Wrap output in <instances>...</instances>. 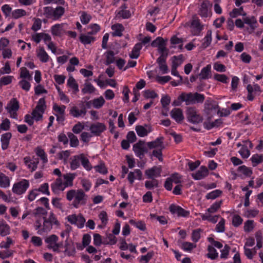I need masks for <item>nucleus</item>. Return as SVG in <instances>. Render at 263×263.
I'll use <instances>...</instances> for the list:
<instances>
[{
    "instance_id": "18",
    "label": "nucleus",
    "mask_w": 263,
    "mask_h": 263,
    "mask_svg": "<svg viewBox=\"0 0 263 263\" xmlns=\"http://www.w3.org/2000/svg\"><path fill=\"white\" fill-rule=\"evenodd\" d=\"M18 108L19 103L15 98H12L6 107L8 112H12V111H16Z\"/></svg>"
},
{
    "instance_id": "20",
    "label": "nucleus",
    "mask_w": 263,
    "mask_h": 263,
    "mask_svg": "<svg viewBox=\"0 0 263 263\" xmlns=\"http://www.w3.org/2000/svg\"><path fill=\"white\" fill-rule=\"evenodd\" d=\"M142 47V43H137L129 54V57L131 59H137L139 56L140 51Z\"/></svg>"
},
{
    "instance_id": "16",
    "label": "nucleus",
    "mask_w": 263,
    "mask_h": 263,
    "mask_svg": "<svg viewBox=\"0 0 263 263\" xmlns=\"http://www.w3.org/2000/svg\"><path fill=\"white\" fill-rule=\"evenodd\" d=\"M212 6V4H210L209 1H205L201 5V7L199 10V14L204 17H207L210 15L209 12L208 7Z\"/></svg>"
},
{
    "instance_id": "2",
    "label": "nucleus",
    "mask_w": 263,
    "mask_h": 263,
    "mask_svg": "<svg viewBox=\"0 0 263 263\" xmlns=\"http://www.w3.org/2000/svg\"><path fill=\"white\" fill-rule=\"evenodd\" d=\"M186 105H193L196 103H202L205 99L203 94L198 92H185Z\"/></svg>"
},
{
    "instance_id": "62",
    "label": "nucleus",
    "mask_w": 263,
    "mask_h": 263,
    "mask_svg": "<svg viewBox=\"0 0 263 263\" xmlns=\"http://www.w3.org/2000/svg\"><path fill=\"white\" fill-rule=\"evenodd\" d=\"M41 20L40 18H34V21L32 26L31 29L34 31H36L41 29Z\"/></svg>"
},
{
    "instance_id": "35",
    "label": "nucleus",
    "mask_w": 263,
    "mask_h": 263,
    "mask_svg": "<svg viewBox=\"0 0 263 263\" xmlns=\"http://www.w3.org/2000/svg\"><path fill=\"white\" fill-rule=\"evenodd\" d=\"M67 85L73 90L74 93H77L79 91L78 84L72 76L69 78L67 81Z\"/></svg>"
},
{
    "instance_id": "47",
    "label": "nucleus",
    "mask_w": 263,
    "mask_h": 263,
    "mask_svg": "<svg viewBox=\"0 0 263 263\" xmlns=\"http://www.w3.org/2000/svg\"><path fill=\"white\" fill-rule=\"evenodd\" d=\"M166 41H167V40H164L161 37H158L156 38V39H155L152 42L151 46L152 47H159L160 46H162L163 45L165 44Z\"/></svg>"
},
{
    "instance_id": "38",
    "label": "nucleus",
    "mask_w": 263,
    "mask_h": 263,
    "mask_svg": "<svg viewBox=\"0 0 263 263\" xmlns=\"http://www.w3.org/2000/svg\"><path fill=\"white\" fill-rule=\"evenodd\" d=\"M196 247V245L190 242H183L181 243V248L184 251L191 252L192 250Z\"/></svg>"
},
{
    "instance_id": "41",
    "label": "nucleus",
    "mask_w": 263,
    "mask_h": 263,
    "mask_svg": "<svg viewBox=\"0 0 263 263\" xmlns=\"http://www.w3.org/2000/svg\"><path fill=\"white\" fill-rule=\"evenodd\" d=\"M209 253L206 254L208 258L215 259L218 257V253L213 246H209L208 248Z\"/></svg>"
},
{
    "instance_id": "8",
    "label": "nucleus",
    "mask_w": 263,
    "mask_h": 263,
    "mask_svg": "<svg viewBox=\"0 0 263 263\" xmlns=\"http://www.w3.org/2000/svg\"><path fill=\"white\" fill-rule=\"evenodd\" d=\"M173 58L179 59L180 60V61L179 62H176L175 61H172L171 73L173 75L178 77L180 78V80L181 81L182 80V78L179 74V73L177 70V68L183 62V56L182 54H180L178 56H174Z\"/></svg>"
},
{
    "instance_id": "59",
    "label": "nucleus",
    "mask_w": 263,
    "mask_h": 263,
    "mask_svg": "<svg viewBox=\"0 0 263 263\" xmlns=\"http://www.w3.org/2000/svg\"><path fill=\"white\" fill-rule=\"evenodd\" d=\"M70 139V146L71 147H76L79 144V141L76 136H75L72 133H70L69 135Z\"/></svg>"
},
{
    "instance_id": "45",
    "label": "nucleus",
    "mask_w": 263,
    "mask_h": 263,
    "mask_svg": "<svg viewBox=\"0 0 263 263\" xmlns=\"http://www.w3.org/2000/svg\"><path fill=\"white\" fill-rule=\"evenodd\" d=\"M106 65H109L110 64L113 63L115 62V53L113 51L110 50L106 53Z\"/></svg>"
},
{
    "instance_id": "52",
    "label": "nucleus",
    "mask_w": 263,
    "mask_h": 263,
    "mask_svg": "<svg viewBox=\"0 0 263 263\" xmlns=\"http://www.w3.org/2000/svg\"><path fill=\"white\" fill-rule=\"evenodd\" d=\"M214 79L223 83H227L229 80V78L226 75L218 73L214 75Z\"/></svg>"
},
{
    "instance_id": "23",
    "label": "nucleus",
    "mask_w": 263,
    "mask_h": 263,
    "mask_svg": "<svg viewBox=\"0 0 263 263\" xmlns=\"http://www.w3.org/2000/svg\"><path fill=\"white\" fill-rule=\"evenodd\" d=\"M111 28L114 30V32L112 33V36H122V31L124 30L122 25L120 24L114 25L112 26Z\"/></svg>"
},
{
    "instance_id": "27",
    "label": "nucleus",
    "mask_w": 263,
    "mask_h": 263,
    "mask_svg": "<svg viewBox=\"0 0 263 263\" xmlns=\"http://www.w3.org/2000/svg\"><path fill=\"white\" fill-rule=\"evenodd\" d=\"M10 185L9 178L4 174L0 173V186L6 188Z\"/></svg>"
},
{
    "instance_id": "28",
    "label": "nucleus",
    "mask_w": 263,
    "mask_h": 263,
    "mask_svg": "<svg viewBox=\"0 0 263 263\" xmlns=\"http://www.w3.org/2000/svg\"><path fill=\"white\" fill-rule=\"evenodd\" d=\"M40 61L42 62H47L49 60V55L46 53L43 47H41L37 54Z\"/></svg>"
},
{
    "instance_id": "15",
    "label": "nucleus",
    "mask_w": 263,
    "mask_h": 263,
    "mask_svg": "<svg viewBox=\"0 0 263 263\" xmlns=\"http://www.w3.org/2000/svg\"><path fill=\"white\" fill-rule=\"evenodd\" d=\"M81 109L79 110L76 106L72 107L70 110V114L74 117L85 116L86 114V109L84 104L81 105Z\"/></svg>"
},
{
    "instance_id": "26",
    "label": "nucleus",
    "mask_w": 263,
    "mask_h": 263,
    "mask_svg": "<svg viewBox=\"0 0 263 263\" xmlns=\"http://www.w3.org/2000/svg\"><path fill=\"white\" fill-rule=\"evenodd\" d=\"M46 103L44 98H41L39 100L37 105L33 110V113L35 114L36 111H40L41 112H44L46 109Z\"/></svg>"
},
{
    "instance_id": "37",
    "label": "nucleus",
    "mask_w": 263,
    "mask_h": 263,
    "mask_svg": "<svg viewBox=\"0 0 263 263\" xmlns=\"http://www.w3.org/2000/svg\"><path fill=\"white\" fill-rule=\"evenodd\" d=\"M105 103V100L102 97H100L92 100V104L95 108H100Z\"/></svg>"
},
{
    "instance_id": "5",
    "label": "nucleus",
    "mask_w": 263,
    "mask_h": 263,
    "mask_svg": "<svg viewBox=\"0 0 263 263\" xmlns=\"http://www.w3.org/2000/svg\"><path fill=\"white\" fill-rule=\"evenodd\" d=\"M147 146L146 144L142 141H139L133 146V149L137 156L140 159H142L144 154L148 152Z\"/></svg>"
},
{
    "instance_id": "53",
    "label": "nucleus",
    "mask_w": 263,
    "mask_h": 263,
    "mask_svg": "<svg viewBox=\"0 0 263 263\" xmlns=\"http://www.w3.org/2000/svg\"><path fill=\"white\" fill-rule=\"evenodd\" d=\"M74 176L72 174H66L64 175V178L65 181L64 182L66 186L72 185V181L74 179Z\"/></svg>"
},
{
    "instance_id": "51",
    "label": "nucleus",
    "mask_w": 263,
    "mask_h": 263,
    "mask_svg": "<svg viewBox=\"0 0 263 263\" xmlns=\"http://www.w3.org/2000/svg\"><path fill=\"white\" fill-rule=\"evenodd\" d=\"M81 164L83 166L87 171H90L92 166L88 160V159L84 156V154H82L81 157Z\"/></svg>"
},
{
    "instance_id": "19",
    "label": "nucleus",
    "mask_w": 263,
    "mask_h": 263,
    "mask_svg": "<svg viewBox=\"0 0 263 263\" xmlns=\"http://www.w3.org/2000/svg\"><path fill=\"white\" fill-rule=\"evenodd\" d=\"M82 154L76 155L71 158L70 167L71 170H74L80 166L81 162Z\"/></svg>"
},
{
    "instance_id": "63",
    "label": "nucleus",
    "mask_w": 263,
    "mask_h": 263,
    "mask_svg": "<svg viewBox=\"0 0 263 263\" xmlns=\"http://www.w3.org/2000/svg\"><path fill=\"white\" fill-rule=\"evenodd\" d=\"M242 219L238 215H235L232 219V224L234 226L237 227L240 225L242 222Z\"/></svg>"
},
{
    "instance_id": "10",
    "label": "nucleus",
    "mask_w": 263,
    "mask_h": 263,
    "mask_svg": "<svg viewBox=\"0 0 263 263\" xmlns=\"http://www.w3.org/2000/svg\"><path fill=\"white\" fill-rule=\"evenodd\" d=\"M163 137H160L157 138L155 140L147 142L146 145L149 149L157 148L164 149L165 148L163 144Z\"/></svg>"
},
{
    "instance_id": "49",
    "label": "nucleus",
    "mask_w": 263,
    "mask_h": 263,
    "mask_svg": "<svg viewBox=\"0 0 263 263\" xmlns=\"http://www.w3.org/2000/svg\"><path fill=\"white\" fill-rule=\"evenodd\" d=\"M94 37L85 34H81L80 36L81 42L84 45L91 43V42L94 41Z\"/></svg>"
},
{
    "instance_id": "17",
    "label": "nucleus",
    "mask_w": 263,
    "mask_h": 263,
    "mask_svg": "<svg viewBox=\"0 0 263 263\" xmlns=\"http://www.w3.org/2000/svg\"><path fill=\"white\" fill-rule=\"evenodd\" d=\"M64 24H56L51 28V33L53 35L61 36L65 32L64 29Z\"/></svg>"
},
{
    "instance_id": "4",
    "label": "nucleus",
    "mask_w": 263,
    "mask_h": 263,
    "mask_svg": "<svg viewBox=\"0 0 263 263\" xmlns=\"http://www.w3.org/2000/svg\"><path fill=\"white\" fill-rule=\"evenodd\" d=\"M204 111L205 114L208 116L209 120H210L216 114H219L220 113L218 104L209 101H206L204 104Z\"/></svg>"
},
{
    "instance_id": "29",
    "label": "nucleus",
    "mask_w": 263,
    "mask_h": 263,
    "mask_svg": "<svg viewBox=\"0 0 263 263\" xmlns=\"http://www.w3.org/2000/svg\"><path fill=\"white\" fill-rule=\"evenodd\" d=\"M91 132H103L106 130V126L101 123H96L92 124L90 127Z\"/></svg>"
},
{
    "instance_id": "25",
    "label": "nucleus",
    "mask_w": 263,
    "mask_h": 263,
    "mask_svg": "<svg viewBox=\"0 0 263 263\" xmlns=\"http://www.w3.org/2000/svg\"><path fill=\"white\" fill-rule=\"evenodd\" d=\"M221 124V120L217 119L212 123L205 122L203 123V125L206 129L210 130L213 127L219 126Z\"/></svg>"
},
{
    "instance_id": "57",
    "label": "nucleus",
    "mask_w": 263,
    "mask_h": 263,
    "mask_svg": "<svg viewBox=\"0 0 263 263\" xmlns=\"http://www.w3.org/2000/svg\"><path fill=\"white\" fill-rule=\"evenodd\" d=\"M238 171L248 176H250L252 173V171L245 165L239 166Z\"/></svg>"
},
{
    "instance_id": "58",
    "label": "nucleus",
    "mask_w": 263,
    "mask_h": 263,
    "mask_svg": "<svg viewBox=\"0 0 263 263\" xmlns=\"http://www.w3.org/2000/svg\"><path fill=\"white\" fill-rule=\"evenodd\" d=\"M201 230L200 229L195 230L193 231L192 234V240L196 242H197L200 238V232Z\"/></svg>"
},
{
    "instance_id": "46",
    "label": "nucleus",
    "mask_w": 263,
    "mask_h": 263,
    "mask_svg": "<svg viewBox=\"0 0 263 263\" xmlns=\"http://www.w3.org/2000/svg\"><path fill=\"white\" fill-rule=\"evenodd\" d=\"M26 15V11L21 9H16L12 12V16L15 19H17L21 17L25 16Z\"/></svg>"
},
{
    "instance_id": "40",
    "label": "nucleus",
    "mask_w": 263,
    "mask_h": 263,
    "mask_svg": "<svg viewBox=\"0 0 263 263\" xmlns=\"http://www.w3.org/2000/svg\"><path fill=\"white\" fill-rule=\"evenodd\" d=\"M252 165L253 166H256L258 164L263 161V156L261 155L255 154L252 156L251 158Z\"/></svg>"
},
{
    "instance_id": "42",
    "label": "nucleus",
    "mask_w": 263,
    "mask_h": 263,
    "mask_svg": "<svg viewBox=\"0 0 263 263\" xmlns=\"http://www.w3.org/2000/svg\"><path fill=\"white\" fill-rule=\"evenodd\" d=\"M10 227L5 223H0V235L2 236H6L9 234Z\"/></svg>"
},
{
    "instance_id": "36",
    "label": "nucleus",
    "mask_w": 263,
    "mask_h": 263,
    "mask_svg": "<svg viewBox=\"0 0 263 263\" xmlns=\"http://www.w3.org/2000/svg\"><path fill=\"white\" fill-rule=\"evenodd\" d=\"M44 222L43 225V229L39 231V233L41 234L42 232H48L50 231L52 228V224L47 220L46 217H44Z\"/></svg>"
},
{
    "instance_id": "21",
    "label": "nucleus",
    "mask_w": 263,
    "mask_h": 263,
    "mask_svg": "<svg viewBox=\"0 0 263 263\" xmlns=\"http://www.w3.org/2000/svg\"><path fill=\"white\" fill-rule=\"evenodd\" d=\"M11 137V133H6L3 134L2 136L1 141H2V148L3 149H6L7 148L9 140Z\"/></svg>"
},
{
    "instance_id": "39",
    "label": "nucleus",
    "mask_w": 263,
    "mask_h": 263,
    "mask_svg": "<svg viewBox=\"0 0 263 263\" xmlns=\"http://www.w3.org/2000/svg\"><path fill=\"white\" fill-rule=\"evenodd\" d=\"M78 194V190H70L67 192L66 199L70 201H75L77 198V195Z\"/></svg>"
},
{
    "instance_id": "13",
    "label": "nucleus",
    "mask_w": 263,
    "mask_h": 263,
    "mask_svg": "<svg viewBox=\"0 0 263 263\" xmlns=\"http://www.w3.org/2000/svg\"><path fill=\"white\" fill-rule=\"evenodd\" d=\"M208 168L204 166H202L197 172L193 173L192 176L195 180H201L208 176Z\"/></svg>"
},
{
    "instance_id": "22",
    "label": "nucleus",
    "mask_w": 263,
    "mask_h": 263,
    "mask_svg": "<svg viewBox=\"0 0 263 263\" xmlns=\"http://www.w3.org/2000/svg\"><path fill=\"white\" fill-rule=\"evenodd\" d=\"M246 15L247 13L244 11L242 7H240L239 8H234L230 12V16L232 18H235L240 15L246 16Z\"/></svg>"
},
{
    "instance_id": "44",
    "label": "nucleus",
    "mask_w": 263,
    "mask_h": 263,
    "mask_svg": "<svg viewBox=\"0 0 263 263\" xmlns=\"http://www.w3.org/2000/svg\"><path fill=\"white\" fill-rule=\"evenodd\" d=\"M158 181L155 179H153L152 180L146 181L145 182V186L148 190H152L154 187H158Z\"/></svg>"
},
{
    "instance_id": "24",
    "label": "nucleus",
    "mask_w": 263,
    "mask_h": 263,
    "mask_svg": "<svg viewBox=\"0 0 263 263\" xmlns=\"http://www.w3.org/2000/svg\"><path fill=\"white\" fill-rule=\"evenodd\" d=\"M211 65H208L206 67L202 68L199 74L200 78L201 79H209L211 73Z\"/></svg>"
},
{
    "instance_id": "1",
    "label": "nucleus",
    "mask_w": 263,
    "mask_h": 263,
    "mask_svg": "<svg viewBox=\"0 0 263 263\" xmlns=\"http://www.w3.org/2000/svg\"><path fill=\"white\" fill-rule=\"evenodd\" d=\"M186 117L187 121L193 124H198L203 121V117L197 109L194 106L187 107L186 111Z\"/></svg>"
},
{
    "instance_id": "6",
    "label": "nucleus",
    "mask_w": 263,
    "mask_h": 263,
    "mask_svg": "<svg viewBox=\"0 0 263 263\" xmlns=\"http://www.w3.org/2000/svg\"><path fill=\"white\" fill-rule=\"evenodd\" d=\"M29 185V181L27 180L23 179L14 184L12 191L15 194L21 195L26 192Z\"/></svg>"
},
{
    "instance_id": "60",
    "label": "nucleus",
    "mask_w": 263,
    "mask_h": 263,
    "mask_svg": "<svg viewBox=\"0 0 263 263\" xmlns=\"http://www.w3.org/2000/svg\"><path fill=\"white\" fill-rule=\"evenodd\" d=\"M168 178L172 182H174L176 184L180 183L181 182V176L178 173H174Z\"/></svg>"
},
{
    "instance_id": "9",
    "label": "nucleus",
    "mask_w": 263,
    "mask_h": 263,
    "mask_svg": "<svg viewBox=\"0 0 263 263\" xmlns=\"http://www.w3.org/2000/svg\"><path fill=\"white\" fill-rule=\"evenodd\" d=\"M171 117L176 122L179 123L184 120V116L182 110L181 108H175L170 112Z\"/></svg>"
},
{
    "instance_id": "11",
    "label": "nucleus",
    "mask_w": 263,
    "mask_h": 263,
    "mask_svg": "<svg viewBox=\"0 0 263 263\" xmlns=\"http://www.w3.org/2000/svg\"><path fill=\"white\" fill-rule=\"evenodd\" d=\"M161 173V168L160 167L154 166L151 168L146 170L145 174L147 177L149 179H154L159 177Z\"/></svg>"
},
{
    "instance_id": "12",
    "label": "nucleus",
    "mask_w": 263,
    "mask_h": 263,
    "mask_svg": "<svg viewBox=\"0 0 263 263\" xmlns=\"http://www.w3.org/2000/svg\"><path fill=\"white\" fill-rule=\"evenodd\" d=\"M51 187L52 191L56 194L59 193L61 191H63L66 187L64 183L60 178L56 179L55 182L51 184Z\"/></svg>"
},
{
    "instance_id": "33",
    "label": "nucleus",
    "mask_w": 263,
    "mask_h": 263,
    "mask_svg": "<svg viewBox=\"0 0 263 263\" xmlns=\"http://www.w3.org/2000/svg\"><path fill=\"white\" fill-rule=\"evenodd\" d=\"M212 41V31L211 30H209L206 34L205 36L203 39V42L202 44V47L203 48H205L208 47Z\"/></svg>"
},
{
    "instance_id": "31",
    "label": "nucleus",
    "mask_w": 263,
    "mask_h": 263,
    "mask_svg": "<svg viewBox=\"0 0 263 263\" xmlns=\"http://www.w3.org/2000/svg\"><path fill=\"white\" fill-rule=\"evenodd\" d=\"M93 136H99L100 133H82L81 135V140L84 142H88L91 137Z\"/></svg>"
},
{
    "instance_id": "64",
    "label": "nucleus",
    "mask_w": 263,
    "mask_h": 263,
    "mask_svg": "<svg viewBox=\"0 0 263 263\" xmlns=\"http://www.w3.org/2000/svg\"><path fill=\"white\" fill-rule=\"evenodd\" d=\"M254 228L253 221L248 220L245 222L244 230L246 232H250Z\"/></svg>"
},
{
    "instance_id": "30",
    "label": "nucleus",
    "mask_w": 263,
    "mask_h": 263,
    "mask_svg": "<svg viewBox=\"0 0 263 263\" xmlns=\"http://www.w3.org/2000/svg\"><path fill=\"white\" fill-rule=\"evenodd\" d=\"M243 21L244 23L250 26V28L254 30L256 26L254 25L256 23V20L254 16L251 17H244L243 18Z\"/></svg>"
},
{
    "instance_id": "50",
    "label": "nucleus",
    "mask_w": 263,
    "mask_h": 263,
    "mask_svg": "<svg viewBox=\"0 0 263 263\" xmlns=\"http://www.w3.org/2000/svg\"><path fill=\"white\" fill-rule=\"evenodd\" d=\"M131 16V13L129 10H121L116 15V17H122L124 19L128 18Z\"/></svg>"
},
{
    "instance_id": "55",
    "label": "nucleus",
    "mask_w": 263,
    "mask_h": 263,
    "mask_svg": "<svg viewBox=\"0 0 263 263\" xmlns=\"http://www.w3.org/2000/svg\"><path fill=\"white\" fill-rule=\"evenodd\" d=\"M222 193V192L220 190H216L215 191H213L211 192V193L208 194L206 196V197L207 199H214L216 198L219 197L221 194Z\"/></svg>"
},
{
    "instance_id": "54",
    "label": "nucleus",
    "mask_w": 263,
    "mask_h": 263,
    "mask_svg": "<svg viewBox=\"0 0 263 263\" xmlns=\"http://www.w3.org/2000/svg\"><path fill=\"white\" fill-rule=\"evenodd\" d=\"M44 15L47 18L53 17V8L51 7H45L44 8Z\"/></svg>"
},
{
    "instance_id": "32",
    "label": "nucleus",
    "mask_w": 263,
    "mask_h": 263,
    "mask_svg": "<svg viewBox=\"0 0 263 263\" xmlns=\"http://www.w3.org/2000/svg\"><path fill=\"white\" fill-rule=\"evenodd\" d=\"M95 88L90 83L86 82L84 84V87L82 89V92L83 94H91L95 92Z\"/></svg>"
},
{
    "instance_id": "14",
    "label": "nucleus",
    "mask_w": 263,
    "mask_h": 263,
    "mask_svg": "<svg viewBox=\"0 0 263 263\" xmlns=\"http://www.w3.org/2000/svg\"><path fill=\"white\" fill-rule=\"evenodd\" d=\"M165 55L160 56L157 59V62L158 64L160 70L163 74L167 73L168 71V68L166 64Z\"/></svg>"
},
{
    "instance_id": "56",
    "label": "nucleus",
    "mask_w": 263,
    "mask_h": 263,
    "mask_svg": "<svg viewBox=\"0 0 263 263\" xmlns=\"http://www.w3.org/2000/svg\"><path fill=\"white\" fill-rule=\"evenodd\" d=\"M171 102V98L168 95H165L162 97L161 100V103L163 108H166V111L168 110L167 108Z\"/></svg>"
},
{
    "instance_id": "3",
    "label": "nucleus",
    "mask_w": 263,
    "mask_h": 263,
    "mask_svg": "<svg viewBox=\"0 0 263 263\" xmlns=\"http://www.w3.org/2000/svg\"><path fill=\"white\" fill-rule=\"evenodd\" d=\"M45 241L47 243V248L52 249L54 252H59V249L63 246L62 242H58V237L54 234L47 237Z\"/></svg>"
},
{
    "instance_id": "7",
    "label": "nucleus",
    "mask_w": 263,
    "mask_h": 263,
    "mask_svg": "<svg viewBox=\"0 0 263 263\" xmlns=\"http://www.w3.org/2000/svg\"><path fill=\"white\" fill-rule=\"evenodd\" d=\"M87 200V196L82 190H78V194L77 198L75 201H72V205L76 208H79L81 205H85Z\"/></svg>"
},
{
    "instance_id": "34",
    "label": "nucleus",
    "mask_w": 263,
    "mask_h": 263,
    "mask_svg": "<svg viewBox=\"0 0 263 263\" xmlns=\"http://www.w3.org/2000/svg\"><path fill=\"white\" fill-rule=\"evenodd\" d=\"M65 9L61 7H57L55 9H53V17L54 20L60 18L64 13Z\"/></svg>"
},
{
    "instance_id": "43",
    "label": "nucleus",
    "mask_w": 263,
    "mask_h": 263,
    "mask_svg": "<svg viewBox=\"0 0 263 263\" xmlns=\"http://www.w3.org/2000/svg\"><path fill=\"white\" fill-rule=\"evenodd\" d=\"M185 92H182L177 98V99L174 100L172 103V105L174 106H180L182 102H185L186 103L185 100Z\"/></svg>"
},
{
    "instance_id": "48",
    "label": "nucleus",
    "mask_w": 263,
    "mask_h": 263,
    "mask_svg": "<svg viewBox=\"0 0 263 263\" xmlns=\"http://www.w3.org/2000/svg\"><path fill=\"white\" fill-rule=\"evenodd\" d=\"M129 222L135 226H136L138 229L141 231H145L146 230V226L144 222L142 221H139L136 222L133 219H131L129 220Z\"/></svg>"
},
{
    "instance_id": "61",
    "label": "nucleus",
    "mask_w": 263,
    "mask_h": 263,
    "mask_svg": "<svg viewBox=\"0 0 263 263\" xmlns=\"http://www.w3.org/2000/svg\"><path fill=\"white\" fill-rule=\"evenodd\" d=\"M221 201L216 202L208 209V211L210 213H213L216 212L220 207Z\"/></svg>"
}]
</instances>
